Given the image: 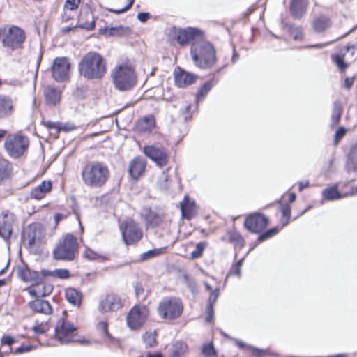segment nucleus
<instances>
[{
    "instance_id": "nucleus-1",
    "label": "nucleus",
    "mask_w": 357,
    "mask_h": 357,
    "mask_svg": "<svg viewBox=\"0 0 357 357\" xmlns=\"http://www.w3.org/2000/svg\"><path fill=\"white\" fill-rule=\"evenodd\" d=\"M78 72L88 80L100 79L107 73V62L99 53L89 52L79 62Z\"/></svg>"
},
{
    "instance_id": "nucleus-2",
    "label": "nucleus",
    "mask_w": 357,
    "mask_h": 357,
    "mask_svg": "<svg viewBox=\"0 0 357 357\" xmlns=\"http://www.w3.org/2000/svg\"><path fill=\"white\" fill-rule=\"evenodd\" d=\"M190 54L193 64L202 70L211 69L217 62L215 47L211 43L205 40L192 42Z\"/></svg>"
},
{
    "instance_id": "nucleus-3",
    "label": "nucleus",
    "mask_w": 357,
    "mask_h": 357,
    "mask_svg": "<svg viewBox=\"0 0 357 357\" xmlns=\"http://www.w3.org/2000/svg\"><path fill=\"white\" fill-rule=\"evenodd\" d=\"M81 176L86 186L99 188L106 184L110 177V172L104 162L91 161L82 167Z\"/></svg>"
},
{
    "instance_id": "nucleus-4",
    "label": "nucleus",
    "mask_w": 357,
    "mask_h": 357,
    "mask_svg": "<svg viewBox=\"0 0 357 357\" xmlns=\"http://www.w3.org/2000/svg\"><path fill=\"white\" fill-rule=\"evenodd\" d=\"M115 88L120 91L132 89L137 84V75L134 69L126 65L117 66L112 73Z\"/></svg>"
},
{
    "instance_id": "nucleus-5",
    "label": "nucleus",
    "mask_w": 357,
    "mask_h": 357,
    "mask_svg": "<svg viewBox=\"0 0 357 357\" xmlns=\"http://www.w3.org/2000/svg\"><path fill=\"white\" fill-rule=\"evenodd\" d=\"M77 249V238L73 234H68L54 249L53 256L56 260L70 261L74 259Z\"/></svg>"
},
{
    "instance_id": "nucleus-6",
    "label": "nucleus",
    "mask_w": 357,
    "mask_h": 357,
    "mask_svg": "<svg viewBox=\"0 0 357 357\" xmlns=\"http://www.w3.org/2000/svg\"><path fill=\"white\" fill-rule=\"evenodd\" d=\"M183 306L181 301L176 297H165L158 304V312L162 319L173 320L178 318L183 313Z\"/></svg>"
},
{
    "instance_id": "nucleus-7",
    "label": "nucleus",
    "mask_w": 357,
    "mask_h": 357,
    "mask_svg": "<svg viewBox=\"0 0 357 357\" xmlns=\"http://www.w3.org/2000/svg\"><path fill=\"white\" fill-rule=\"evenodd\" d=\"M29 146V138L20 135H9L4 142L6 153L10 158L15 159L20 158Z\"/></svg>"
},
{
    "instance_id": "nucleus-8",
    "label": "nucleus",
    "mask_w": 357,
    "mask_h": 357,
    "mask_svg": "<svg viewBox=\"0 0 357 357\" xmlns=\"http://www.w3.org/2000/svg\"><path fill=\"white\" fill-rule=\"evenodd\" d=\"M149 310L145 305H135L126 316L128 326L132 330L139 329L146 321Z\"/></svg>"
},
{
    "instance_id": "nucleus-9",
    "label": "nucleus",
    "mask_w": 357,
    "mask_h": 357,
    "mask_svg": "<svg viewBox=\"0 0 357 357\" xmlns=\"http://www.w3.org/2000/svg\"><path fill=\"white\" fill-rule=\"evenodd\" d=\"M26 39L24 30L18 26H10L2 38L3 47L15 50L22 47Z\"/></svg>"
},
{
    "instance_id": "nucleus-10",
    "label": "nucleus",
    "mask_w": 357,
    "mask_h": 357,
    "mask_svg": "<svg viewBox=\"0 0 357 357\" xmlns=\"http://www.w3.org/2000/svg\"><path fill=\"white\" fill-rule=\"evenodd\" d=\"M43 289L45 290L43 292H37L35 289L32 288H29L28 289V292L30 296L36 298L35 300L29 303V306L36 312L50 314L52 312L50 303L45 300L41 299L40 298L50 294L52 289L46 290V287L45 286L43 287Z\"/></svg>"
},
{
    "instance_id": "nucleus-11",
    "label": "nucleus",
    "mask_w": 357,
    "mask_h": 357,
    "mask_svg": "<svg viewBox=\"0 0 357 357\" xmlns=\"http://www.w3.org/2000/svg\"><path fill=\"white\" fill-rule=\"evenodd\" d=\"M75 330L76 328L72 323L63 319H59L54 328V335L62 344L75 342L77 340L73 335Z\"/></svg>"
},
{
    "instance_id": "nucleus-12",
    "label": "nucleus",
    "mask_w": 357,
    "mask_h": 357,
    "mask_svg": "<svg viewBox=\"0 0 357 357\" xmlns=\"http://www.w3.org/2000/svg\"><path fill=\"white\" fill-rule=\"evenodd\" d=\"M268 218L260 212H255L248 215L244 221L245 228L252 234H261L268 227Z\"/></svg>"
},
{
    "instance_id": "nucleus-13",
    "label": "nucleus",
    "mask_w": 357,
    "mask_h": 357,
    "mask_svg": "<svg viewBox=\"0 0 357 357\" xmlns=\"http://www.w3.org/2000/svg\"><path fill=\"white\" fill-rule=\"evenodd\" d=\"M121 231L124 243L127 245L138 242L142 238V230L132 220H127L121 225Z\"/></svg>"
},
{
    "instance_id": "nucleus-14",
    "label": "nucleus",
    "mask_w": 357,
    "mask_h": 357,
    "mask_svg": "<svg viewBox=\"0 0 357 357\" xmlns=\"http://www.w3.org/2000/svg\"><path fill=\"white\" fill-rule=\"evenodd\" d=\"M144 154L160 167H165L169 160V155L165 148L157 145H147L143 148Z\"/></svg>"
},
{
    "instance_id": "nucleus-15",
    "label": "nucleus",
    "mask_w": 357,
    "mask_h": 357,
    "mask_svg": "<svg viewBox=\"0 0 357 357\" xmlns=\"http://www.w3.org/2000/svg\"><path fill=\"white\" fill-rule=\"evenodd\" d=\"M204 36V31L197 27L180 28L176 31V41L181 46H185L190 43L192 44L196 40H201Z\"/></svg>"
},
{
    "instance_id": "nucleus-16",
    "label": "nucleus",
    "mask_w": 357,
    "mask_h": 357,
    "mask_svg": "<svg viewBox=\"0 0 357 357\" xmlns=\"http://www.w3.org/2000/svg\"><path fill=\"white\" fill-rule=\"evenodd\" d=\"M123 305V301L119 295L108 294L100 298L98 310L100 312L105 314L116 312L121 309Z\"/></svg>"
},
{
    "instance_id": "nucleus-17",
    "label": "nucleus",
    "mask_w": 357,
    "mask_h": 357,
    "mask_svg": "<svg viewBox=\"0 0 357 357\" xmlns=\"http://www.w3.org/2000/svg\"><path fill=\"white\" fill-rule=\"evenodd\" d=\"M70 63L66 57H56L52 66V75L57 82H63L68 79Z\"/></svg>"
},
{
    "instance_id": "nucleus-18",
    "label": "nucleus",
    "mask_w": 357,
    "mask_h": 357,
    "mask_svg": "<svg viewBox=\"0 0 357 357\" xmlns=\"http://www.w3.org/2000/svg\"><path fill=\"white\" fill-rule=\"evenodd\" d=\"M17 276L23 282H34L37 285L42 284L45 278V275H43V269L38 272L29 268L26 264L18 266Z\"/></svg>"
},
{
    "instance_id": "nucleus-19",
    "label": "nucleus",
    "mask_w": 357,
    "mask_h": 357,
    "mask_svg": "<svg viewBox=\"0 0 357 357\" xmlns=\"http://www.w3.org/2000/svg\"><path fill=\"white\" fill-rule=\"evenodd\" d=\"M15 222V215L8 211L3 212L0 217V237L9 243Z\"/></svg>"
},
{
    "instance_id": "nucleus-20",
    "label": "nucleus",
    "mask_w": 357,
    "mask_h": 357,
    "mask_svg": "<svg viewBox=\"0 0 357 357\" xmlns=\"http://www.w3.org/2000/svg\"><path fill=\"white\" fill-rule=\"evenodd\" d=\"M146 227L155 228L163 221L162 214L157 209L144 206L141 211Z\"/></svg>"
},
{
    "instance_id": "nucleus-21",
    "label": "nucleus",
    "mask_w": 357,
    "mask_h": 357,
    "mask_svg": "<svg viewBox=\"0 0 357 357\" xmlns=\"http://www.w3.org/2000/svg\"><path fill=\"white\" fill-rule=\"evenodd\" d=\"M197 77V75L187 72L180 67L174 70L175 84L179 88H184L193 84Z\"/></svg>"
},
{
    "instance_id": "nucleus-22",
    "label": "nucleus",
    "mask_w": 357,
    "mask_h": 357,
    "mask_svg": "<svg viewBox=\"0 0 357 357\" xmlns=\"http://www.w3.org/2000/svg\"><path fill=\"white\" fill-rule=\"evenodd\" d=\"M146 166V161L140 157L133 158L129 163L128 173L134 180H138L143 174Z\"/></svg>"
},
{
    "instance_id": "nucleus-23",
    "label": "nucleus",
    "mask_w": 357,
    "mask_h": 357,
    "mask_svg": "<svg viewBox=\"0 0 357 357\" xmlns=\"http://www.w3.org/2000/svg\"><path fill=\"white\" fill-rule=\"evenodd\" d=\"M84 17L86 18L84 22H80L75 25V27H78L87 31H92L96 27V20L94 17L93 13L89 7H87L85 10L82 8L79 15V21L83 20Z\"/></svg>"
},
{
    "instance_id": "nucleus-24",
    "label": "nucleus",
    "mask_w": 357,
    "mask_h": 357,
    "mask_svg": "<svg viewBox=\"0 0 357 357\" xmlns=\"http://www.w3.org/2000/svg\"><path fill=\"white\" fill-rule=\"evenodd\" d=\"M307 6V0H291L289 13L294 19H301L305 15Z\"/></svg>"
},
{
    "instance_id": "nucleus-25",
    "label": "nucleus",
    "mask_w": 357,
    "mask_h": 357,
    "mask_svg": "<svg viewBox=\"0 0 357 357\" xmlns=\"http://www.w3.org/2000/svg\"><path fill=\"white\" fill-rule=\"evenodd\" d=\"M236 344L240 349L244 351H252V355L254 357H264L266 356H271L273 357H278V355L275 353L271 352L268 349H261L249 344H245L240 340H235Z\"/></svg>"
},
{
    "instance_id": "nucleus-26",
    "label": "nucleus",
    "mask_w": 357,
    "mask_h": 357,
    "mask_svg": "<svg viewBox=\"0 0 357 357\" xmlns=\"http://www.w3.org/2000/svg\"><path fill=\"white\" fill-rule=\"evenodd\" d=\"M61 91L52 86H47L44 89L45 102L49 106H54L60 102Z\"/></svg>"
},
{
    "instance_id": "nucleus-27",
    "label": "nucleus",
    "mask_w": 357,
    "mask_h": 357,
    "mask_svg": "<svg viewBox=\"0 0 357 357\" xmlns=\"http://www.w3.org/2000/svg\"><path fill=\"white\" fill-rule=\"evenodd\" d=\"M99 33L107 36H128L131 33V29L128 26H105L99 29Z\"/></svg>"
},
{
    "instance_id": "nucleus-28",
    "label": "nucleus",
    "mask_w": 357,
    "mask_h": 357,
    "mask_svg": "<svg viewBox=\"0 0 357 357\" xmlns=\"http://www.w3.org/2000/svg\"><path fill=\"white\" fill-rule=\"evenodd\" d=\"M222 241H227L234 245V247L242 248L245 245V240L243 236L234 229L227 230L225 236L222 237Z\"/></svg>"
},
{
    "instance_id": "nucleus-29",
    "label": "nucleus",
    "mask_w": 357,
    "mask_h": 357,
    "mask_svg": "<svg viewBox=\"0 0 357 357\" xmlns=\"http://www.w3.org/2000/svg\"><path fill=\"white\" fill-rule=\"evenodd\" d=\"M13 111L12 99L5 95H0V119L10 116Z\"/></svg>"
},
{
    "instance_id": "nucleus-30",
    "label": "nucleus",
    "mask_w": 357,
    "mask_h": 357,
    "mask_svg": "<svg viewBox=\"0 0 357 357\" xmlns=\"http://www.w3.org/2000/svg\"><path fill=\"white\" fill-rule=\"evenodd\" d=\"M52 189V182L50 181H43L40 185L31 190L30 197L40 200L45 197L47 192Z\"/></svg>"
},
{
    "instance_id": "nucleus-31",
    "label": "nucleus",
    "mask_w": 357,
    "mask_h": 357,
    "mask_svg": "<svg viewBox=\"0 0 357 357\" xmlns=\"http://www.w3.org/2000/svg\"><path fill=\"white\" fill-rule=\"evenodd\" d=\"M313 30L316 33L325 31L331 25V19L325 15H319L314 17L312 22Z\"/></svg>"
},
{
    "instance_id": "nucleus-32",
    "label": "nucleus",
    "mask_w": 357,
    "mask_h": 357,
    "mask_svg": "<svg viewBox=\"0 0 357 357\" xmlns=\"http://www.w3.org/2000/svg\"><path fill=\"white\" fill-rule=\"evenodd\" d=\"M13 174L12 163L8 160L0 158V185L8 180Z\"/></svg>"
},
{
    "instance_id": "nucleus-33",
    "label": "nucleus",
    "mask_w": 357,
    "mask_h": 357,
    "mask_svg": "<svg viewBox=\"0 0 357 357\" xmlns=\"http://www.w3.org/2000/svg\"><path fill=\"white\" fill-rule=\"evenodd\" d=\"M218 79L215 78V77H213L208 81L204 82L199 87L196 94L197 102H198L199 101L203 100L207 96V94L209 93L211 89L218 83Z\"/></svg>"
},
{
    "instance_id": "nucleus-34",
    "label": "nucleus",
    "mask_w": 357,
    "mask_h": 357,
    "mask_svg": "<svg viewBox=\"0 0 357 357\" xmlns=\"http://www.w3.org/2000/svg\"><path fill=\"white\" fill-rule=\"evenodd\" d=\"M40 226L38 224H31L27 227L26 236L28 238V245L32 247L37 239L40 238Z\"/></svg>"
},
{
    "instance_id": "nucleus-35",
    "label": "nucleus",
    "mask_w": 357,
    "mask_h": 357,
    "mask_svg": "<svg viewBox=\"0 0 357 357\" xmlns=\"http://www.w3.org/2000/svg\"><path fill=\"white\" fill-rule=\"evenodd\" d=\"M194 202H190L188 196H185L181 202V215L186 220H191L194 216Z\"/></svg>"
},
{
    "instance_id": "nucleus-36",
    "label": "nucleus",
    "mask_w": 357,
    "mask_h": 357,
    "mask_svg": "<svg viewBox=\"0 0 357 357\" xmlns=\"http://www.w3.org/2000/svg\"><path fill=\"white\" fill-rule=\"evenodd\" d=\"M155 126V120L153 115H147L139 120L137 127L140 132H150Z\"/></svg>"
},
{
    "instance_id": "nucleus-37",
    "label": "nucleus",
    "mask_w": 357,
    "mask_h": 357,
    "mask_svg": "<svg viewBox=\"0 0 357 357\" xmlns=\"http://www.w3.org/2000/svg\"><path fill=\"white\" fill-rule=\"evenodd\" d=\"M65 296L68 302L75 306H79L82 303V294L74 288H67L65 291Z\"/></svg>"
},
{
    "instance_id": "nucleus-38",
    "label": "nucleus",
    "mask_w": 357,
    "mask_h": 357,
    "mask_svg": "<svg viewBox=\"0 0 357 357\" xmlns=\"http://www.w3.org/2000/svg\"><path fill=\"white\" fill-rule=\"evenodd\" d=\"M346 167L348 172L357 171V142L351 146L347 155Z\"/></svg>"
},
{
    "instance_id": "nucleus-39",
    "label": "nucleus",
    "mask_w": 357,
    "mask_h": 357,
    "mask_svg": "<svg viewBox=\"0 0 357 357\" xmlns=\"http://www.w3.org/2000/svg\"><path fill=\"white\" fill-rule=\"evenodd\" d=\"M43 275H45V278L51 276L59 279H67L70 277V272L66 268H58L53 271L43 269Z\"/></svg>"
},
{
    "instance_id": "nucleus-40",
    "label": "nucleus",
    "mask_w": 357,
    "mask_h": 357,
    "mask_svg": "<svg viewBox=\"0 0 357 357\" xmlns=\"http://www.w3.org/2000/svg\"><path fill=\"white\" fill-rule=\"evenodd\" d=\"M188 350V345L186 343L177 341L172 347L171 349V357H179L182 354H185Z\"/></svg>"
},
{
    "instance_id": "nucleus-41",
    "label": "nucleus",
    "mask_w": 357,
    "mask_h": 357,
    "mask_svg": "<svg viewBox=\"0 0 357 357\" xmlns=\"http://www.w3.org/2000/svg\"><path fill=\"white\" fill-rule=\"evenodd\" d=\"M84 257L90 261L102 262L108 259V257L102 254H99L93 250L86 248L84 252Z\"/></svg>"
},
{
    "instance_id": "nucleus-42",
    "label": "nucleus",
    "mask_w": 357,
    "mask_h": 357,
    "mask_svg": "<svg viewBox=\"0 0 357 357\" xmlns=\"http://www.w3.org/2000/svg\"><path fill=\"white\" fill-rule=\"evenodd\" d=\"M289 35L295 40H301L303 37V29L301 26H295L294 24H287Z\"/></svg>"
},
{
    "instance_id": "nucleus-43",
    "label": "nucleus",
    "mask_w": 357,
    "mask_h": 357,
    "mask_svg": "<svg viewBox=\"0 0 357 357\" xmlns=\"http://www.w3.org/2000/svg\"><path fill=\"white\" fill-rule=\"evenodd\" d=\"M280 230V229L279 227H273L264 232L262 231L261 234H259V235L257 237V241L259 243H261L268 238H271L273 236H275L279 232Z\"/></svg>"
},
{
    "instance_id": "nucleus-44",
    "label": "nucleus",
    "mask_w": 357,
    "mask_h": 357,
    "mask_svg": "<svg viewBox=\"0 0 357 357\" xmlns=\"http://www.w3.org/2000/svg\"><path fill=\"white\" fill-rule=\"evenodd\" d=\"M207 245V243L202 241L196 245L195 249L191 252V257L192 259H198L203 255L204 250Z\"/></svg>"
},
{
    "instance_id": "nucleus-45",
    "label": "nucleus",
    "mask_w": 357,
    "mask_h": 357,
    "mask_svg": "<svg viewBox=\"0 0 357 357\" xmlns=\"http://www.w3.org/2000/svg\"><path fill=\"white\" fill-rule=\"evenodd\" d=\"M142 340L146 347H153L156 344L155 334L153 333L146 332L142 336Z\"/></svg>"
},
{
    "instance_id": "nucleus-46",
    "label": "nucleus",
    "mask_w": 357,
    "mask_h": 357,
    "mask_svg": "<svg viewBox=\"0 0 357 357\" xmlns=\"http://www.w3.org/2000/svg\"><path fill=\"white\" fill-rule=\"evenodd\" d=\"M323 200L333 201L335 200V185H331L322 190Z\"/></svg>"
},
{
    "instance_id": "nucleus-47",
    "label": "nucleus",
    "mask_w": 357,
    "mask_h": 357,
    "mask_svg": "<svg viewBox=\"0 0 357 357\" xmlns=\"http://www.w3.org/2000/svg\"><path fill=\"white\" fill-rule=\"evenodd\" d=\"M135 296L139 300L144 301L146 299L147 294L145 293L142 282H136L134 285Z\"/></svg>"
},
{
    "instance_id": "nucleus-48",
    "label": "nucleus",
    "mask_w": 357,
    "mask_h": 357,
    "mask_svg": "<svg viewBox=\"0 0 357 357\" xmlns=\"http://www.w3.org/2000/svg\"><path fill=\"white\" fill-rule=\"evenodd\" d=\"M162 248L153 249L147 252H143L140 255V259L144 261L151 258H153L162 253Z\"/></svg>"
},
{
    "instance_id": "nucleus-49",
    "label": "nucleus",
    "mask_w": 357,
    "mask_h": 357,
    "mask_svg": "<svg viewBox=\"0 0 357 357\" xmlns=\"http://www.w3.org/2000/svg\"><path fill=\"white\" fill-rule=\"evenodd\" d=\"M336 188H337V185H336ZM354 195H357V185L351 186L349 188V190L344 193H342L340 191H338L337 189H336V199L346 197L348 196H354Z\"/></svg>"
},
{
    "instance_id": "nucleus-50",
    "label": "nucleus",
    "mask_w": 357,
    "mask_h": 357,
    "mask_svg": "<svg viewBox=\"0 0 357 357\" xmlns=\"http://www.w3.org/2000/svg\"><path fill=\"white\" fill-rule=\"evenodd\" d=\"M183 282L190 289V291L194 293L197 289V284L195 280L192 279L190 275L187 273L183 275Z\"/></svg>"
},
{
    "instance_id": "nucleus-51",
    "label": "nucleus",
    "mask_w": 357,
    "mask_h": 357,
    "mask_svg": "<svg viewBox=\"0 0 357 357\" xmlns=\"http://www.w3.org/2000/svg\"><path fill=\"white\" fill-rule=\"evenodd\" d=\"M202 354L205 357H211L216 355V351L213 343L204 344L202 347Z\"/></svg>"
},
{
    "instance_id": "nucleus-52",
    "label": "nucleus",
    "mask_w": 357,
    "mask_h": 357,
    "mask_svg": "<svg viewBox=\"0 0 357 357\" xmlns=\"http://www.w3.org/2000/svg\"><path fill=\"white\" fill-rule=\"evenodd\" d=\"M98 329L101 331L104 335L109 340H112L113 337L108 331V324L105 321H100L98 324Z\"/></svg>"
},
{
    "instance_id": "nucleus-53",
    "label": "nucleus",
    "mask_w": 357,
    "mask_h": 357,
    "mask_svg": "<svg viewBox=\"0 0 357 357\" xmlns=\"http://www.w3.org/2000/svg\"><path fill=\"white\" fill-rule=\"evenodd\" d=\"M220 296V289L215 288L213 289L208 297V305H214Z\"/></svg>"
},
{
    "instance_id": "nucleus-54",
    "label": "nucleus",
    "mask_w": 357,
    "mask_h": 357,
    "mask_svg": "<svg viewBox=\"0 0 357 357\" xmlns=\"http://www.w3.org/2000/svg\"><path fill=\"white\" fill-rule=\"evenodd\" d=\"M43 124L49 129H55L59 131L63 129L61 123L53 122L50 121H43Z\"/></svg>"
},
{
    "instance_id": "nucleus-55",
    "label": "nucleus",
    "mask_w": 357,
    "mask_h": 357,
    "mask_svg": "<svg viewBox=\"0 0 357 357\" xmlns=\"http://www.w3.org/2000/svg\"><path fill=\"white\" fill-rule=\"evenodd\" d=\"M191 105L188 104L183 109H180V114L182 115L185 121L191 119Z\"/></svg>"
},
{
    "instance_id": "nucleus-56",
    "label": "nucleus",
    "mask_w": 357,
    "mask_h": 357,
    "mask_svg": "<svg viewBox=\"0 0 357 357\" xmlns=\"http://www.w3.org/2000/svg\"><path fill=\"white\" fill-rule=\"evenodd\" d=\"M213 306L212 305L207 304L206 308V318L205 321L207 323H210L213 319V315H214V309Z\"/></svg>"
},
{
    "instance_id": "nucleus-57",
    "label": "nucleus",
    "mask_w": 357,
    "mask_h": 357,
    "mask_svg": "<svg viewBox=\"0 0 357 357\" xmlns=\"http://www.w3.org/2000/svg\"><path fill=\"white\" fill-rule=\"evenodd\" d=\"M80 0H66L64 8L70 10H74L77 8Z\"/></svg>"
},
{
    "instance_id": "nucleus-58",
    "label": "nucleus",
    "mask_w": 357,
    "mask_h": 357,
    "mask_svg": "<svg viewBox=\"0 0 357 357\" xmlns=\"http://www.w3.org/2000/svg\"><path fill=\"white\" fill-rule=\"evenodd\" d=\"M280 211L282 216H291V207L287 203H281Z\"/></svg>"
},
{
    "instance_id": "nucleus-59",
    "label": "nucleus",
    "mask_w": 357,
    "mask_h": 357,
    "mask_svg": "<svg viewBox=\"0 0 357 357\" xmlns=\"http://www.w3.org/2000/svg\"><path fill=\"white\" fill-rule=\"evenodd\" d=\"M34 347L33 345H21L15 350V354H21L23 353L29 352L33 350Z\"/></svg>"
},
{
    "instance_id": "nucleus-60",
    "label": "nucleus",
    "mask_w": 357,
    "mask_h": 357,
    "mask_svg": "<svg viewBox=\"0 0 357 357\" xmlns=\"http://www.w3.org/2000/svg\"><path fill=\"white\" fill-rule=\"evenodd\" d=\"M347 132V129L344 126H340L336 130V144L346 135Z\"/></svg>"
},
{
    "instance_id": "nucleus-61",
    "label": "nucleus",
    "mask_w": 357,
    "mask_h": 357,
    "mask_svg": "<svg viewBox=\"0 0 357 357\" xmlns=\"http://www.w3.org/2000/svg\"><path fill=\"white\" fill-rule=\"evenodd\" d=\"M160 187L164 190H166L169 188L168 175L167 174V173L165 171L162 172L161 181L160 182Z\"/></svg>"
},
{
    "instance_id": "nucleus-62",
    "label": "nucleus",
    "mask_w": 357,
    "mask_h": 357,
    "mask_svg": "<svg viewBox=\"0 0 357 357\" xmlns=\"http://www.w3.org/2000/svg\"><path fill=\"white\" fill-rule=\"evenodd\" d=\"M336 66L341 71H343L347 67V64L344 61L342 56L339 54H336Z\"/></svg>"
},
{
    "instance_id": "nucleus-63",
    "label": "nucleus",
    "mask_w": 357,
    "mask_h": 357,
    "mask_svg": "<svg viewBox=\"0 0 357 357\" xmlns=\"http://www.w3.org/2000/svg\"><path fill=\"white\" fill-rule=\"evenodd\" d=\"M355 79H356V76L355 75H354L352 77H347L344 79L343 86L346 89L349 90L352 87Z\"/></svg>"
},
{
    "instance_id": "nucleus-64",
    "label": "nucleus",
    "mask_w": 357,
    "mask_h": 357,
    "mask_svg": "<svg viewBox=\"0 0 357 357\" xmlns=\"http://www.w3.org/2000/svg\"><path fill=\"white\" fill-rule=\"evenodd\" d=\"M15 342V340L14 337L10 335L3 336L1 340V342L2 344L8 346L12 345Z\"/></svg>"
}]
</instances>
